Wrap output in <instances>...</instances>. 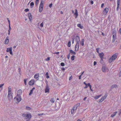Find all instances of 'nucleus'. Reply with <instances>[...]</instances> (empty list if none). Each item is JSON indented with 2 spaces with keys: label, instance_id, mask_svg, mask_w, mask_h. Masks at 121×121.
Segmentation results:
<instances>
[{
  "label": "nucleus",
  "instance_id": "1",
  "mask_svg": "<svg viewBox=\"0 0 121 121\" xmlns=\"http://www.w3.org/2000/svg\"><path fill=\"white\" fill-rule=\"evenodd\" d=\"M118 54L116 53L114 54L109 59V62L111 63L112 61L115 60L117 57Z\"/></svg>",
  "mask_w": 121,
  "mask_h": 121
},
{
  "label": "nucleus",
  "instance_id": "2",
  "mask_svg": "<svg viewBox=\"0 0 121 121\" xmlns=\"http://www.w3.org/2000/svg\"><path fill=\"white\" fill-rule=\"evenodd\" d=\"M42 2L43 0H41V2L40 4L39 8V11L40 13L42 11L43 8V4Z\"/></svg>",
  "mask_w": 121,
  "mask_h": 121
},
{
  "label": "nucleus",
  "instance_id": "3",
  "mask_svg": "<svg viewBox=\"0 0 121 121\" xmlns=\"http://www.w3.org/2000/svg\"><path fill=\"white\" fill-rule=\"evenodd\" d=\"M14 99H15L17 102L18 103L19 102H20L22 100V98L21 95H17L15 97Z\"/></svg>",
  "mask_w": 121,
  "mask_h": 121
},
{
  "label": "nucleus",
  "instance_id": "4",
  "mask_svg": "<svg viewBox=\"0 0 121 121\" xmlns=\"http://www.w3.org/2000/svg\"><path fill=\"white\" fill-rule=\"evenodd\" d=\"M115 29H114V30L113 31L112 37L113 41H115L116 38V31Z\"/></svg>",
  "mask_w": 121,
  "mask_h": 121
},
{
  "label": "nucleus",
  "instance_id": "5",
  "mask_svg": "<svg viewBox=\"0 0 121 121\" xmlns=\"http://www.w3.org/2000/svg\"><path fill=\"white\" fill-rule=\"evenodd\" d=\"M31 115L30 114H27L26 119H27L28 120H30V118H31Z\"/></svg>",
  "mask_w": 121,
  "mask_h": 121
},
{
  "label": "nucleus",
  "instance_id": "6",
  "mask_svg": "<svg viewBox=\"0 0 121 121\" xmlns=\"http://www.w3.org/2000/svg\"><path fill=\"white\" fill-rule=\"evenodd\" d=\"M102 70L103 72H106L107 70L108 71V69L107 67L104 66H103L102 68Z\"/></svg>",
  "mask_w": 121,
  "mask_h": 121
},
{
  "label": "nucleus",
  "instance_id": "7",
  "mask_svg": "<svg viewBox=\"0 0 121 121\" xmlns=\"http://www.w3.org/2000/svg\"><path fill=\"white\" fill-rule=\"evenodd\" d=\"M51 85L54 87L57 88L61 86L60 84H52Z\"/></svg>",
  "mask_w": 121,
  "mask_h": 121
},
{
  "label": "nucleus",
  "instance_id": "8",
  "mask_svg": "<svg viewBox=\"0 0 121 121\" xmlns=\"http://www.w3.org/2000/svg\"><path fill=\"white\" fill-rule=\"evenodd\" d=\"M50 88L49 86L48 85H47L46 88L45 89V93H49V91Z\"/></svg>",
  "mask_w": 121,
  "mask_h": 121
},
{
  "label": "nucleus",
  "instance_id": "9",
  "mask_svg": "<svg viewBox=\"0 0 121 121\" xmlns=\"http://www.w3.org/2000/svg\"><path fill=\"white\" fill-rule=\"evenodd\" d=\"M109 10V9L108 8L106 7L104 9L103 11L104 14L106 15L107 13Z\"/></svg>",
  "mask_w": 121,
  "mask_h": 121
},
{
  "label": "nucleus",
  "instance_id": "10",
  "mask_svg": "<svg viewBox=\"0 0 121 121\" xmlns=\"http://www.w3.org/2000/svg\"><path fill=\"white\" fill-rule=\"evenodd\" d=\"M8 99L9 100L12 99V93L8 92Z\"/></svg>",
  "mask_w": 121,
  "mask_h": 121
},
{
  "label": "nucleus",
  "instance_id": "11",
  "mask_svg": "<svg viewBox=\"0 0 121 121\" xmlns=\"http://www.w3.org/2000/svg\"><path fill=\"white\" fill-rule=\"evenodd\" d=\"M9 37L8 36H7L5 40L4 44H8L9 42Z\"/></svg>",
  "mask_w": 121,
  "mask_h": 121
},
{
  "label": "nucleus",
  "instance_id": "12",
  "mask_svg": "<svg viewBox=\"0 0 121 121\" xmlns=\"http://www.w3.org/2000/svg\"><path fill=\"white\" fill-rule=\"evenodd\" d=\"M107 96V95H105L104 96L102 97L101 98V99H100L99 102H102L106 98Z\"/></svg>",
  "mask_w": 121,
  "mask_h": 121
},
{
  "label": "nucleus",
  "instance_id": "13",
  "mask_svg": "<svg viewBox=\"0 0 121 121\" xmlns=\"http://www.w3.org/2000/svg\"><path fill=\"white\" fill-rule=\"evenodd\" d=\"M80 104L78 103L76 105H75L73 108V109L76 110L77 109V107L80 105Z\"/></svg>",
  "mask_w": 121,
  "mask_h": 121
},
{
  "label": "nucleus",
  "instance_id": "14",
  "mask_svg": "<svg viewBox=\"0 0 121 121\" xmlns=\"http://www.w3.org/2000/svg\"><path fill=\"white\" fill-rule=\"evenodd\" d=\"M99 56L100 58H103V57L104 56V54L103 53H99Z\"/></svg>",
  "mask_w": 121,
  "mask_h": 121
},
{
  "label": "nucleus",
  "instance_id": "15",
  "mask_svg": "<svg viewBox=\"0 0 121 121\" xmlns=\"http://www.w3.org/2000/svg\"><path fill=\"white\" fill-rule=\"evenodd\" d=\"M75 40L76 42H77V41H80V38L78 36H77L75 38Z\"/></svg>",
  "mask_w": 121,
  "mask_h": 121
},
{
  "label": "nucleus",
  "instance_id": "16",
  "mask_svg": "<svg viewBox=\"0 0 121 121\" xmlns=\"http://www.w3.org/2000/svg\"><path fill=\"white\" fill-rule=\"evenodd\" d=\"M28 16L30 21H31L32 20V17L31 13H29L28 14Z\"/></svg>",
  "mask_w": 121,
  "mask_h": 121
},
{
  "label": "nucleus",
  "instance_id": "17",
  "mask_svg": "<svg viewBox=\"0 0 121 121\" xmlns=\"http://www.w3.org/2000/svg\"><path fill=\"white\" fill-rule=\"evenodd\" d=\"M22 93V91L21 90H19L17 91V95H20Z\"/></svg>",
  "mask_w": 121,
  "mask_h": 121
},
{
  "label": "nucleus",
  "instance_id": "18",
  "mask_svg": "<svg viewBox=\"0 0 121 121\" xmlns=\"http://www.w3.org/2000/svg\"><path fill=\"white\" fill-rule=\"evenodd\" d=\"M39 73H37L35 74L34 76V78H35L37 79L39 77Z\"/></svg>",
  "mask_w": 121,
  "mask_h": 121
},
{
  "label": "nucleus",
  "instance_id": "19",
  "mask_svg": "<svg viewBox=\"0 0 121 121\" xmlns=\"http://www.w3.org/2000/svg\"><path fill=\"white\" fill-rule=\"evenodd\" d=\"M70 53L72 54L75 55L76 54V52H74V51L72 50H70L69 51V54Z\"/></svg>",
  "mask_w": 121,
  "mask_h": 121
},
{
  "label": "nucleus",
  "instance_id": "20",
  "mask_svg": "<svg viewBox=\"0 0 121 121\" xmlns=\"http://www.w3.org/2000/svg\"><path fill=\"white\" fill-rule=\"evenodd\" d=\"M75 15L76 16L75 17V18H76L78 16V13L77 12V9L75 10Z\"/></svg>",
  "mask_w": 121,
  "mask_h": 121
},
{
  "label": "nucleus",
  "instance_id": "21",
  "mask_svg": "<svg viewBox=\"0 0 121 121\" xmlns=\"http://www.w3.org/2000/svg\"><path fill=\"white\" fill-rule=\"evenodd\" d=\"M77 26L79 27L81 29H82L83 28V26H81V25L80 24H77Z\"/></svg>",
  "mask_w": 121,
  "mask_h": 121
},
{
  "label": "nucleus",
  "instance_id": "22",
  "mask_svg": "<svg viewBox=\"0 0 121 121\" xmlns=\"http://www.w3.org/2000/svg\"><path fill=\"white\" fill-rule=\"evenodd\" d=\"M117 113V112H114L111 115V117H113Z\"/></svg>",
  "mask_w": 121,
  "mask_h": 121
},
{
  "label": "nucleus",
  "instance_id": "23",
  "mask_svg": "<svg viewBox=\"0 0 121 121\" xmlns=\"http://www.w3.org/2000/svg\"><path fill=\"white\" fill-rule=\"evenodd\" d=\"M80 42H81V41H80V42L77 41V42H76V43L75 45L76 47L77 46V47H78H78H79V43H80Z\"/></svg>",
  "mask_w": 121,
  "mask_h": 121
},
{
  "label": "nucleus",
  "instance_id": "24",
  "mask_svg": "<svg viewBox=\"0 0 121 121\" xmlns=\"http://www.w3.org/2000/svg\"><path fill=\"white\" fill-rule=\"evenodd\" d=\"M9 52L10 54L11 55H13V53L12 51V48H10L9 49Z\"/></svg>",
  "mask_w": 121,
  "mask_h": 121
},
{
  "label": "nucleus",
  "instance_id": "25",
  "mask_svg": "<svg viewBox=\"0 0 121 121\" xmlns=\"http://www.w3.org/2000/svg\"><path fill=\"white\" fill-rule=\"evenodd\" d=\"M117 87V86L116 84H114L111 87V88H113L115 87L116 88Z\"/></svg>",
  "mask_w": 121,
  "mask_h": 121
},
{
  "label": "nucleus",
  "instance_id": "26",
  "mask_svg": "<svg viewBox=\"0 0 121 121\" xmlns=\"http://www.w3.org/2000/svg\"><path fill=\"white\" fill-rule=\"evenodd\" d=\"M35 81L34 79L31 80L29 82V83H34Z\"/></svg>",
  "mask_w": 121,
  "mask_h": 121
},
{
  "label": "nucleus",
  "instance_id": "27",
  "mask_svg": "<svg viewBox=\"0 0 121 121\" xmlns=\"http://www.w3.org/2000/svg\"><path fill=\"white\" fill-rule=\"evenodd\" d=\"M101 96V95H99L98 96H95V97L94 98L95 99H97L99 98V97Z\"/></svg>",
  "mask_w": 121,
  "mask_h": 121
},
{
  "label": "nucleus",
  "instance_id": "28",
  "mask_svg": "<svg viewBox=\"0 0 121 121\" xmlns=\"http://www.w3.org/2000/svg\"><path fill=\"white\" fill-rule=\"evenodd\" d=\"M45 75L47 78H49V76H48V72L46 73Z\"/></svg>",
  "mask_w": 121,
  "mask_h": 121
},
{
  "label": "nucleus",
  "instance_id": "29",
  "mask_svg": "<svg viewBox=\"0 0 121 121\" xmlns=\"http://www.w3.org/2000/svg\"><path fill=\"white\" fill-rule=\"evenodd\" d=\"M18 69L19 70V75L20 76L21 75V69L20 68H18Z\"/></svg>",
  "mask_w": 121,
  "mask_h": 121
},
{
  "label": "nucleus",
  "instance_id": "30",
  "mask_svg": "<svg viewBox=\"0 0 121 121\" xmlns=\"http://www.w3.org/2000/svg\"><path fill=\"white\" fill-rule=\"evenodd\" d=\"M120 6V4H117V10L118 11L119 9Z\"/></svg>",
  "mask_w": 121,
  "mask_h": 121
},
{
  "label": "nucleus",
  "instance_id": "31",
  "mask_svg": "<svg viewBox=\"0 0 121 121\" xmlns=\"http://www.w3.org/2000/svg\"><path fill=\"white\" fill-rule=\"evenodd\" d=\"M68 46L69 47L71 46V41H69L68 43Z\"/></svg>",
  "mask_w": 121,
  "mask_h": 121
},
{
  "label": "nucleus",
  "instance_id": "32",
  "mask_svg": "<svg viewBox=\"0 0 121 121\" xmlns=\"http://www.w3.org/2000/svg\"><path fill=\"white\" fill-rule=\"evenodd\" d=\"M79 48V47H78H78H77V46H76H76H75V51L77 52L78 51V50Z\"/></svg>",
  "mask_w": 121,
  "mask_h": 121
},
{
  "label": "nucleus",
  "instance_id": "33",
  "mask_svg": "<svg viewBox=\"0 0 121 121\" xmlns=\"http://www.w3.org/2000/svg\"><path fill=\"white\" fill-rule=\"evenodd\" d=\"M51 102L52 103H53L55 102V100L54 98H52L50 100Z\"/></svg>",
  "mask_w": 121,
  "mask_h": 121
},
{
  "label": "nucleus",
  "instance_id": "34",
  "mask_svg": "<svg viewBox=\"0 0 121 121\" xmlns=\"http://www.w3.org/2000/svg\"><path fill=\"white\" fill-rule=\"evenodd\" d=\"M34 5V4L33 2H31L30 4V6H31V8L33 7Z\"/></svg>",
  "mask_w": 121,
  "mask_h": 121
},
{
  "label": "nucleus",
  "instance_id": "35",
  "mask_svg": "<svg viewBox=\"0 0 121 121\" xmlns=\"http://www.w3.org/2000/svg\"><path fill=\"white\" fill-rule=\"evenodd\" d=\"M75 111H76V110H74V109H72L71 110V113L72 114H73V113L74 112H75Z\"/></svg>",
  "mask_w": 121,
  "mask_h": 121
},
{
  "label": "nucleus",
  "instance_id": "36",
  "mask_svg": "<svg viewBox=\"0 0 121 121\" xmlns=\"http://www.w3.org/2000/svg\"><path fill=\"white\" fill-rule=\"evenodd\" d=\"M9 92H8L12 93L11 92V88L10 86H9Z\"/></svg>",
  "mask_w": 121,
  "mask_h": 121
},
{
  "label": "nucleus",
  "instance_id": "37",
  "mask_svg": "<svg viewBox=\"0 0 121 121\" xmlns=\"http://www.w3.org/2000/svg\"><path fill=\"white\" fill-rule=\"evenodd\" d=\"M26 108L27 110H30L31 108L28 106H27L26 107Z\"/></svg>",
  "mask_w": 121,
  "mask_h": 121
},
{
  "label": "nucleus",
  "instance_id": "38",
  "mask_svg": "<svg viewBox=\"0 0 121 121\" xmlns=\"http://www.w3.org/2000/svg\"><path fill=\"white\" fill-rule=\"evenodd\" d=\"M39 0H36L35 3L36 5H37L38 4Z\"/></svg>",
  "mask_w": 121,
  "mask_h": 121
},
{
  "label": "nucleus",
  "instance_id": "39",
  "mask_svg": "<svg viewBox=\"0 0 121 121\" xmlns=\"http://www.w3.org/2000/svg\"><path fill=\"white\" fill-rule=\"evenodd\" d=\"M75 57V56L73 55L72 56H71V59L72 60H74V58Z\"/></svg>",
  "mask_w": 121,
  "mask_h": 121
},
{
  "label": "nucleus",
  "instance_id": "40",
  "mask_svg": "<svg viewBox=\"0 0 121 121\" xmlns=\"http://www.w3.org/2000/svg\"><path fill=\"white\" fill-rule=\"evenodd\" d=\"M88 86L89 87L91 90L92 91H93L91 89V86L90 85V84H88Z\"/></svg>",
  "mask_w": 121,
  "mask_h": 121
},
{
  "label": "nucleus",
  "instance_id": "41",
  "mask_svg": "<svg viewBox=\"0 0 121 121\" xmlns=\"http://www.w3.org/2000/svg\"><path fill=\"white\" fill-rule=\"evenodd\" d=\"M60 65L62 66H64L65 65V64L63 62H61L60 63Z\"/></svg>",
  "mask_w": 121,
  "mask_h": 121
},
{
  "label": "nucleus",
  "instance_id": "42",
  "mask_svg": "<svg viewBox=\"0 0 121 121\" xmlns=\"http://www.w3.org/2000/svg\"><path fill=\"white\" fill-rule=\"evenodd\" d=\"M101 59L100 60V63L101 64H103V58H100Z\"/></svg>",
  "mask_w": 121,
  "mask_h": 121
},
{
  "label": "nucleus",
  "instance_id": "43",
  "mask_svg": "<svg viewBox=\"0 0 121 121\" xmlns=\"http://www.w3.org/2000/svg\"><path fill=\"white\" fill-rule=\"evenodd\" d=\"M33 90H32V89H31L30 90V93L29 94V95H30L32 94V93H33Z\"/></svg>",
  "mask_w": 121,
  "mask_h": 121
},
{
  "label": "nucleus",
  "instance_id": "44",
  "mask_svg": "<svg viewBox=\"0 0 121 121\" xmlns=\"http://www.w3.org/2000/svg\"><path fill=\"white\" fill-rule=\"evenodd\" d=\"M86 85L84 87V88L85 89L87 88L88 86V84H85Z\"/></svg>",
  "mask_w": 121,
  "mask_h": 121
},
{
  "label": "nucleus",
  "instance_id": "45",
  "mask_svg": "<svg viewBox=\"0 0 121 121\" xmlns=\"http://www.w3.org/2000/svg\"><path fill=\"white\" fill-rule=\"evenodd\" d=\"M26 114H23L22 115V116L23 117H26Z\"/></svg>",
  "mask_w": 121,
  "mask_h": 121
},
{
  "label": "nucleus",
  "instance_id": "46",
  "mask_svg": "<svg viewBox=\"0 0 121 121\" xmlns=\"http://www.w3.org/2000/svg\"><path fill=\"white\" fill-rule=\"evenodd\" d=\"M74 38H72V44H73L74 43Z\"/></svg>",
  "mask_w": 121,
  "mask_h": 121
},
{
  "label": "nucleus",
  "instance_id": "47",
  "mask_svg": "<svg viewBox=\"0 0 121 121\" xmlns=\"http://www.w3.org/2000/svg\"><path fill=\"white\" fill-rule=\"evenodd\" d=\"M43 22L40 24V26L41 27H43Z\"/></svg>",
  "mask_w": 121,
  "mask_h": 121
},
{
  "label": "nucleus",
  "instance_id": "48",
  "mask_svg": "<svg viewBox=\"0 0 121 121\" xmlns=\"http://www.w3.org/2000/svg\"><path fill=\"white\" fill-rule=\"evenodd\" d=\"M108 19L109 21H110V20L111 17L110 15H109L108 16Z\"/></svg>",
  "mask_w": 121,
  "mask_h": 121
},
{
  "label": "nucleus",
  "instance_id": "49",
  "mask_svg": "<svg viewBox=\"0 0 121 121\" xmlns=\"http://www.w3.org/2000/svg\"><path fill=\"white\" fill-rule=\"evenodd\" d=\"M50 60V57H48L45 60L46 61L49 60Z\"/></svg>",
  "mask_w": 121,
  "mask_h": 121
},
{
  "label": "nucleus",
  "instance_id": "50",
  "mask_svg": "<svg viewBox=\"0 0 121 121\" xmlns=\"http://www.w3.org/2000/svg\"><path fill=\"white\" fill-rule=\"evenodd\" d=\"M29 9H25L24 11L26 12L29 11Z\"/></svg>",
  "mask_w": 121,
  "mask_h": 121
},
{
  "label": "nucleus",
  "instance_id": "51",
  "mask_svg": "<svg viewBox=\"0 0 121 121\" xmlns=\"http://www.w3.org/2000/svg\"><path fill=\"white\" fill-rule=\"evenodd\" d=\"M96 51L97 52L99 53V49L98 48H96Z\"/></svg>",
  "mask_w": 121,
  "mask_h": 121
},
{
  "label": "nucleus",
  "instance_id": "52",
  "mask_svg": "<svg viewBox=\"0 0 121 121\" xmlns=\"http://www.w3.org/2000/svg\"><path fill=\"white\" fill-rule=\"evenodd\" d=\"M119 111V112L118 113V114L119 115H120V114H121V109Z\"/></svg>",
  "mask_w": 121,
  "mask_h": 121
},
{
  "label": "nucleus",
  "instance_id": "53",
  "mask_svg": "<svg viewBox=\"0 0 121 121\" xmlns=\"http://www.w3.org/2000/svg\"><path fill=\"white\" fill-rule=\"evenodd\" d=\"M65 68L64 67H62L61 68V70L63 71L64 72L65 71Z\"/></svg>",
  "mask_w": 121,
  "mask_h": 121
},
{
  "label": "nucleus",
  "instance_id": "54",
  "mask_svg": "<svg viewBox=\"0 0 121 121\" xmlns=\"http://www.w3.org/2000/svg\"><path fill=\"white\" fill-rule=\"evenodd\" d=\"M10 48H7V49L6 50V52H9V49Z\"/></svg>",
  "mask_w": 121,
  "mask_h": 121
},
{
  "label": "nucleus",
  "instance_id": "55",
  "mask_svg": "<svg viewBox=\"0 0 121 121\" xmlns=\"http://www.w3.org/2000/svg\"><path fill=\"white\" fill-rule=\"evenodd\" d=\"M120 0H117V4H120Z\"/></svg>",
  "mask_w": 121,
  "mask_h": 121
},
{
  "label": "nucleus",
  "instance_id": "56",
  "mask_svg": "<svg viewBox=\"0 0 121 121\" xmlns=\"http://www.w3.org/2000/svg\"><path fill=\"white\" fill-rule=\"evenodd\" d=\"M104 5V3L102 4L101 5V8H103V7Z\"/></svg>",
  "mask_w": 121,
  "mask_h": 121
},
{
  "label": "nucleus",
  "instance_id": "57",
  "mask_svg": "<svg viewBox=\"0 0 121 121\" xmlns=\"http://www.w3.org/2000/svg\"><path fill=\"white\" fill-rule=\"evenodd\" d=\"M52 3H51V4H50V5H49V7L50 8H51L52 6Z\"/></svg>",
  "mask_w": 121,
  "mask_h": 121
},
{
  "label": "nucleus",
  "instance_id": "58",
  "mask_svg": "<svg viewBox=\"0 0 121 121\" xmlns=\"http://www.w3.org/2000/svg\"><path fill=\"white\" fill-rule=\"evenodd\" d=\"M70 56V54L69 53V54L67 56V58H68L69 59V57Z\"/></svg>",
  "mask_w": 121,
  "mask_h": 121
},
{
  "label": "nucleus",
  "instance_id": "59",
  "mask_svg": "<svg viewBox=\"0 0 121 121\" xmlns=\"http://www.w3.org/2000/svg\"><path fill=\"white\" fill-rule=\"evenodd\" d=\"M4 84H1L0 85V88L2 87L4 85Z\"/></svg>",
  "mask_w": 121,
  "mask_h": 121
},
{
  "label": "nucleus",
  "instance_id": "60",
  "mask_svg": "<svg viewBox=\"0 0 121 121\" xmlns=\"http://www.w3.org/2000/svg\"><path fill=\"white\" fill-rule=\"evenodd\" d=\"M81 45L82 46H83L84 45V42H81Z\"/></svg>",
  "mask_w": 121,
  "mask_h": 121
},
{
  "label": "nucleus",
  "instance_id": "61",
  "mask_svg": "<svg viewBox=\"0 0 121 121\" xmlns=\"http://www.w3.org/2000/svg\"><path fill=\"white\" fill-rule=\"evenodd\" d=\"M59 52H55V53H54V54H59Z\"/></svg>",
  "mask_w": 121,
  "mask_h": 121
},
{
  "label": "nucleus",
  "instance_id": "62",
  "mask_svg": "<svg viewBox=\"0 0 121 121\" xmlns=\"http://www.w3.org/2000/svg\"><path fill=\"white\" fill-rule=\"evenodd\" d=\"M72 78V76L71 75L69 78V80H71V79Z\"/></svg>",
  "mask_w": 121,
  "mask_h": 121
},
{
  "label": "nucleus",
  "instance_id": "63",
  "mask_svg": "<svg viewBox=\"0 0 121 121\" xmlns=\"http://www.w3.org/2000/svg\"><path fill=\"white\" fill-rule=\"evenodd\" d=\"M119 76V77H121V71H120V73Z\"/></svg>",
  "mask_w": 121,
  "mask_h": 121
},
{
  "label": "nucleus",
  "instance_id": "64",
  "mask_svg": "<svg viewBox=\"0 0 121 121\" xmlns=\"http://www.w3.org/2000/svg\"><path fill=\"white\" fill-rule=\"evenodd\" d=\"M119 32L120 34L121 35V28L119 30Z\"/></svg>",
  "mask_w": 121,
  "mask_h": 121
}]
</instances>
